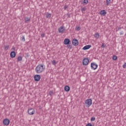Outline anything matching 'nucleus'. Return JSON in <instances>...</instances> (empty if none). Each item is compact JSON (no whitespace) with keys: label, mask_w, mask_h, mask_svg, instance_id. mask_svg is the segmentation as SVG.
<instances>
[{"label":"nucleus","mask_w":126,"mask_h":126,"mask_svg":"<svg viewBox=\"0 0 126 126\" xmlns=\"http://www.w3.org/2000/svg\"><path fill=\"white\" fill-rule=\"evenodd\" d=\"M120 35H124V32L123 31L120 32Z\"/></svg>","instance_id":"473e14b6"},{"label":"nucleus","mask_w":126,"mask_h":126,"mask_svg":"<svg viewBox=\"0 0 126 126\" xmlns=\"http://www.w3.org/2000/svg\"><path fill=\"white\" fill-rule=\"evenodd\" d=\"M121 29H122V28L119 27V28H118V30H121Z\"/></svg>","instance_id":"f704fd0d"},{"label":"nucleus","mask_w":126,"mask_h":126,"mask_svg":"<svg viewBox=\"0 0 126 126\" xmlns=\"http://www.w3.org/2000/svg\"><path fill=\"white\" fill-rule=\"evenodd\" d=\"M100 14L103 16H105L107 14V12L105 10H102L100 11Z\"/></svg>","instance_id":"ddd939ff"},{"label":"nucleus","mask_w":126,"mask_h":126,"mask_svg":"<svg viewBox=\"0 0 126 126\" xmlns=\"http://www.w3.org/2000/svg\"><path fill=\"white\" fill-rule=\"evenodd\" d=\"M28 113L29 115H34L35 113V110L33 108H30L28 110Z\"/></svg>","instance_id":"39448f33"},{"label":"nucleus","mask_w":126,"mask_h":126,"mask_svg":"<svg viewBox=\"0 0 126 126\" xmlns=\"http://www.w3.org/2000/svg\"><path fill=\"white\" fill-rule=\"evenodd\" d=\"M72 44L74 46H78V40L76 38H74L72 40Z\"/></svg>","instance_id":"6e6552de"},{"label":"nucleus","mask_w":126,"mask_h":126,"mask_svg":"<svg viewBox=\"0 0 126 126\" xmlns=\"http://www.w3.org/2000/svg\"><path fill=\"white\" fill-rule=\"evenodd\" d=\"M22 41H23V42H25V36H24V35H23L22 36Z\"/></svg>","instance_id":"393cba45"},{"label":"nucleus","mask_w":126,"mask_h":126,"mask_svg":"<svg viewBox=\"0 0 126 126\" xmlns=\"http://www.w3.org/2000/svg\"><path fill=\"white\" fill-rule=\"evenodd\" d=\"M52 94H53V91H50V92H49V94H50V95H51Z\"/></svg>","instance_id":"72a5a7b5"},{"label":"nucleus","mask_w":126,"mask_h":126,"mask_svg":"<svg viewBox=\"0 0 126 126\" xmlns=\"http://www.w3.org/2000/svg\"><path fill=\"white\" fill-rule=\"evenodd\" d=\"M89 63V59L85 58L83 60V65H87Z\"/></svg>","instance_id":"f03ea898"},{"label":"nucleus","mask_w":126,"mask_h":126,"mask_svg":"<svg viewBox=\"0 0 126 126\" xmlns=\"http://www.w3.org/2000/svg\"><path fill=\"white\" fill-rule=\"evenodd\" d=\"M70 43V40L68 38H66L64 40L63 44L64 45H68Z\"/></svg>","instance_id":"9d476101"},{"label":"nucleus","mask_w":126,"mask_h":126,"mask_svg":"<svg viewBox=\"0 0 126 126\" xmlns=\"http://www.w3.org/2000/svg\"><path fill=\"white\" fill-rule=\"evenodd\" d=\"M95 117H92V118H91V122H94V121H95Z\"/></svg>","instance_id":"bb28decb"},{"label":"nucleus","mask_w":126,"mask_h":126,"mask_svg":"<svg viewBox=\"0 0 126 126\" xmlns=\"http://www.w3.org/2000/svg\"><path fill=\"white\" fill-rule=\"evenodd\" d=\"M99 37H100V35H99V33L96 32L95 34V37L96 38V39H98Z\"/></svg>","instance_id":"f3484780"},{"label":"nucleus","mask_w":126,"mask_h":126,"mask_svg":"<svg viewBox=\"0 0 126 126\" xmlns=\"http://www.w3.org/2000/svg\"><path fill=\"white\" fill-rule=\"evenodd\" d=\"M4 50H5V51H7V50H8V48H9V46L7 45V46H4Z\"/></svg>","instance_id":"5701e85b"},{"label":"nucleus","mask_w":126,"mask_h":126,"mask_svg":"<svg viewBox=\"0 0 126 126\" xmlns=\"http://www.w3.org/2000/svg\"><path fill=\"white\" fill-rule=\"evenodd\" d=\"M64 9H65V10H66V9H67V5H65L63 7Z\"/></svg>","instance_id":"c756f323"},{"label":"nucleus","mask_w":126,"mask_h":126,"mask_svg":"<svg viewBox=\"0 0 126 126\" xmlns=\"http://www.w3.org/2000/svg\"><path fill=\"white\" fill-rule=\"evenodd\" d=\"M91 67L92 69H94L95 70V69H97V67H98V65L95 63H91Z\"/></svg>","instance_id":"7ed1b4c3"},{"label":"nucleus","mask_w":126,"mask_h":126,"mask_svg":"<svg viewBox=\"0 0 126 126\" xmlns=\"http://www.w3.org/2000/svg\"><path fill=\"white\" fill-rule=\"evenodd\" d=\"M46 69V66L44 64H39L35 68L36 73H42Z\"/></svg>","instance_id":"f257e3e1"},{"label":"nucleus","mask_w":126,"mask_h":126,"mask_svg":"<svg viewBox=\"0 0 126 126\" xmlns=\"http://www.w3.org/2000/svg\"><path fill=\"white\" fill-rule=\"evenodd\" d=\"M90 48H91V45H86L83 48V50L85 51L86 50H89V49H90Z\"/></svg>","instance_id":"9b49d317"},{"label":"nucleus","mask_w":126,"mask_h":126,"mask_svg":"<svg viewBox=\"0 0 126 126\" xmlns=\"http://www.w3.org/2000/svg\"><path fill=\"white\" fill-rule=\"evenodd\" d=\"M29 21H30V18H29V17L25 18V23H27L28 22H29Z\"/></svg>","instance_id":"2eb2a0df"},{"label":"nucleus","mask_w":126,"mask_h":126,"mask_svg":"<svg viewBox=\"0 0 126 126\" xmlns=\"http://www.w3.org/2000/svg\"><path fill=\"white\" fill-rule=\"evenodd\" d=\"M67 17L68 18H70V14H67Z\"/></svg>","instance_id":"7c9ffc66"},{"label":"nucleus","mask_w":126,"mask_h":126,"mask_svg":"<svg viewBox=\"0 0 126 126\" xmlns=\"http://www.w3.org/2000/svg\"><path fill=\"white\" fill-rule=\"evenodd\" d=\"M86 104L90 107L91 105H92V99H88L86 100Z\"/></svg>","instance_id":"423d86ee"},{"label":"nucleus","mask_w":126,"mask_h":126,"mask_svg":"<svg viewBox=\"0 0 126 126\" xmlns=\"http://www.w3.org/2000/svg\"><path fill=\"white\" fill-rule=\"evenodd\" d=\"M117 59L118 57L117 56H116L115 55L113 56L112 60H113L114 61H117Z\"/></svg>","instance_id":"aec40b11"},{"label":"nucleus","mask_w":126,"mask_h":126,"mask_svg":"<svg viewBox=\"0 0 126 126\" xmlns=\"http://www.w3.org/2000/svg\"><path fill=\"white\" fill-rule=\"evenodd\" d=\"M85 10H86V8H85V7H83L81 8V11H82V12L85 11Z\"/></svg>","instance_id":"cd10ccee"},{"label":"nucleus","mask_w":126,"mask_h":126,"mask_svg":"<svg viewBox=\"0 0 126 126\" xmlns=\"http://www.w3.org/2000/svg\"><path fill=\"white\" fill-rule=\"evenodd\" d=\"M64 90L66 92H68L70 90V88L68 86H65L64 87Z\"/></svg>","instance_id":"4468645a"},{"label":"nucleus","mask_w":126,"mask_h":126,"mask_svg":"<svg viewBox=\"0 0 126 126\" xmlns=\"http://www.w3.org/2000/svg\"><path fill=\"white\" fill-rule=\"evenodd\" d=\"M83 3H85V4H87V3H88V0H84Z\"/></svg>","instance_id":"a878e982"},{"label":"nucleus","mask_w":126,"mask_h":126,"mask_svg":"<svg viewBox=\"0 0 126 126\" xmlns=\"http://www.w3.org/2000/svg\"><path fill=\"white\" fill-rule=\"evenodd\" d=\"M52 63L53 64V65H56V64H57V62L55 61V60H53L52 61Z\"/></svg>","instance_id":"b1692460"},{"label":"nucleus","mask_w":126,"mask_h":126,"mask_svg":"<svg viewBox=\"0 0 126 126\" xmlns=\"http://www.w3.org/2000/svg\"><path fill=\"white\" fill-rule=\"evenodd\" d=\"M45 36V34L44 33H42L41 34V36L42 37V38H44V36Z\"/></svg>","instance_id":"2f4dec72"},{"label":"nucleus","mask_w":126,"mask_h":126,"mask_svg":"<svg viewBox=\"0 0 126 126\" xmlns=\"http://www.w3.org/2000/svg\"><path fill=\"white\" fill-rule=\"evenodd\" d=\"M58 31L59 33H63L65 32V28H64L63 26H61L58 29Z\"/></svg>","instance_id":"20e7f679"},{"label":"nucleus","mask_w":126,"mask_h":126,"mask_svg":"<svg viewBox=\"0 0 126 126\" xmlns=\"http://www.w3.org/2000/svg\"><path fill=\"white\" fill-rule=\"evenodd\" d=\"M80 29L81 28L80 26H78L76 27L75 30H76V31H80Z\"/></svg>","instance_id":"6ab92c4d"},{"label":"nucleus","mask_w":126,"mask_h":126,"mask_svg":"<svg viewBox=\"0 0 126 126\" xmlns=\"http://www.w3.org/2000/svg\"><path fill=\"white\" fill-rule=\"evenodd\" d=\"M47 18H51V13H47L46 14Z\"/></svg>","instance_id":"412c9836"},{"label":"nucleus","mask_w":126,"mask_h":126,"mask_svg":"<svg viewBox=\"0 0 126 126\" xmlns=\"http://www.w3.org/2000/svg\"><path fill=\"white\" fill-rule=\"evenodd\" d=\"M67 47L68 49H72V44L71 43H69L68 44H67Z\"/></svg>","instance_id":"dca6fc26"},{"label":"nucleus","mask_w":126,"mask_h":126,"mask_svg":"<svg viewBox=\"0 0 126 126\" xmlns=\"http://www.w3.org/2000/svg\"><path fill=\"white\" fill-rule=\"evenodd\" d=\"M17 60L18 61V62H21V61H22V56L18 57Z\"/></svg>","instance_id":"a211bd4d"},{"label":"nucleus","mask_w":126,"mask_h":126,"mask_svg":"<svg viewBox=\"0 0 126 126\" xmlns=\"http://www.w3.org/2000/svg\"><path fill=\"white\" fill-rule=\"evenodd\" d=\"M10 56L12 58H15V56H16V53H15V52L14 51H12L10 53Z\"/></svg>","instance_id":"f8f14e48"},{"label":"nucleus","mask_w":126,"mask_h":126,"mask_svg":"<svg viewBox=\"0 0 126 126\" xmlns=\"http://www.w3.org/2000/svg\"><path fill=\"white\" fill-rule=\"evenodd\" d=\"M111 3V0H106V5H109Z\"/></svg>","instance_id":"4be33fe9"},{"label":"nucleus","mask_w":126,"mask_h":126,"mask_svg":"<svg viewBox=\"0 0 126 126\" xmlns=\"http://www.w3.org/2000/svg\"><path fill=\"white\" fill-rule=\"evenodd\" d=\"M106 47V45H105V44L103 43L101 45V48H105Z\"/></svg>","instance_id":"c85d7f7f"},{"label":"nucleus","mask_w":126,"mask_h":126,"mask_svg":"<svg viewBox=\"0 0 126 126\" xmlns=\"http://www.w3.org/2000/svg\"><path fill=\"white\" fill-rule=\"evenodd\" d=\"M35 81H39L41 79V76L40 75H35L34 76Z\"/></svg>","instance_id":"1a4fd4ad"},{"label":"nucleus","mask_w":126,"mask_h":126,"mask_svg":"<svg viewBox=\"0 0 126 126\" xmlns=\"http://www.w3.org/2000/svg\"><path fill=\"white\" fill-rule=\"evenodd\" d=\"M9 123H10V121L7 119H5L3 121V124L4 126H8V125H9Z\"/></svg>","instance_id":"0eeeda50"}]
</instances>
